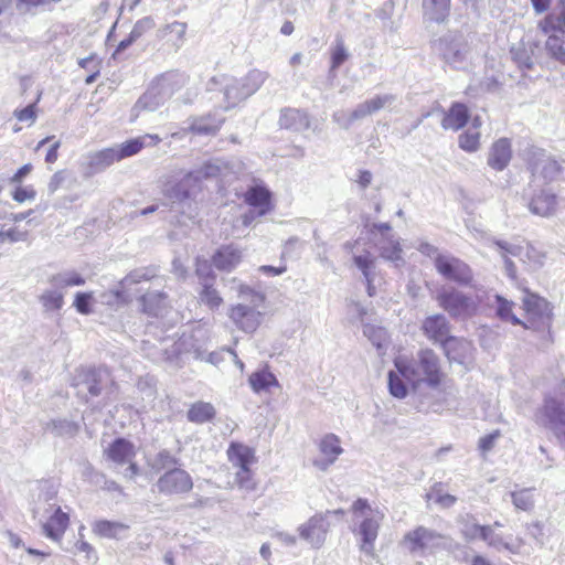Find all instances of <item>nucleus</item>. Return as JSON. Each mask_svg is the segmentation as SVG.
Listing matches in <instances>:
<instances>
[{"label":"nucleus","instance_id":"obj_32","mask_svg":"<svg viewBox=\"0 0 565 565\" xmlns=\"http://www.w3.org/2000/svg\"><path fill=\"white\" fill-rule=\"evenodd\" d=\"M559 6L562 8L558 12H551L539 22V29L543 33L559 35L565 33V0H559Z\"/></svg>","mask_w":565,"mask_h":565},{"label":"nucleus","instance_id":"obj_7","mask_svg":"<svg viewBox=\"0 0 565 565\" xmlns=\"http://www.w3.org/2000/svg\"><path fill=\"white\" fill-rule=\"evenodd\" d=\"M86 282L85 278L76 270H64L49 278L50 288L40 296L39 301L45 312H57L64 306V289L81 287Z\"/></svg>","mask_w":565,"mask_h":565},{"label":"nucleus","instance_id":"obj_18","mask_svg":"<svg viewBox=\"0 0 565 565\" xmlns=\"http://www.w3.org/2000/svg\"><path fill=\"white\" fill-rule=\"evenodd\" d=\"M156 487L160 493L166 495L183 494L192 490L193 480L188 471L172 468L160 476Z\"/></svg>","mask_w":565,"mask_h":565},{"label":"nucleus","instance_id":"obj_11","mask_svg":"<svg viewBox=\"0 0 565 565\" xmlns=\"http://www.w3.org/2000/svg\"><path fill=\"white\" fill-rule=\"evenodd\" d=\"M396 97L392 94L376 95L375 97L367 99L359 104L351 113L344 110H338L332 115V119L341 128L349 129L351 125L356 121L370 116L395 102Z\"/></svg>","mask_w":565,"mask_h":565},{"label":"nucleus","instance_id":"obj_60","mask_svg":"<svg viewBox=\"0 0 565 565\" xmlns=\"http://www.w3.org/2000/svg\"><path fill=\"white\" fill-rule=\"evenodd\" d=\"M349 57V53L341 40H338L331 52L330 72H335Z\"/></svg>","mask_w":565,"mask_h":565},{"label":"nucleus","instance_id":"obj_50","mask_svg":"<svg viewBox=\"0 0 565 565\" xmlns=\"http://www.w3.org/2000/svg\"><path fill=\"white\" fill-rule=\"evenodd\" d=\"M161 105L162 104L154 95L153 89H150L148 87L147 90L138 98L131 111L135 116H138L139 113L142 110L153 111L158 109Z\"/></svg>","mask_w":565,"mask_h":565},{"label":"nucleus","instance_id":"obj_47","mask_svg":"<svg viewBox=\"0 0 565 565\" xmlns=\"http://www.w3.org/2000/svg\"><path fill=\"white\" fill-rule=\"evenodd\" d=\"M45 430L60 437H74L79 431V425L68 419H52L46 423Z\"/></svg>","mask_w":565,"mask_h":565},{"label":"nucleus","instance_id":"obj_20","mask_svg":"<svg viewBox=\"0 0 565 565\" xmlns=\"http://www.w3.org/2000/svg\"><path fill=\"white\" fill-rule=\"evenodd\" d=\"M441 540V534L424 526L416 527L408 532L404 537V542L411 552L422 553L439 546Z\"/></svg>","mask_w":565,"mask_h":565},{"label":"nucleus","instance_id":"obj_25","mask_svg":"<svg viewBox=\"0 0 565 565\" xmlns=\"http://www.w3.org/2000/svg\"><path fill=\"white\" fill-rule=\"evenodd\" d=\"M148 342H143V351L147 352L148 356L157 362H167L170 365L179 366L180 365V355H181V344L178 342L169 341L161 342L160 349H154L147 347Z\"/></svg>","mask_w":565,"mask_h":565},{"label":"nucleus","instance_id":"obj_35","mask_svg":"<svg viewBox=\"0 0 565 565\" xmlns=\"http://www.w3.org/2000/svg\"><path fill=\"white\" fill-rule=\"evenodd\" d=\"M156 23L151 17H145L138 20L130 31L129 35L121 40L117 45L114 56L128 49L132 43L138 41L143 34L154 28Z\"/></svg>","mask_w":565,"mask_h":565},{"label":"nucleus","instance_id":"obj_62","mask_svg":"<svg viewBox=\"0 0 565 565\" xmlns=\"http://www.w3.org/2000/svg\"><path fill=\"white\" fill-rule=\"evenodd\" d=\"M128 289H122L120 286L116 290H109L102 295V301L108 306H118L129 300Z\"/></svg>","mask_w":565,"mask_h":565},{"label":"nucleus","instance_id":"obj_31","mask_svg":"<svg viewBox=\"0 0 565 565\" xmlns=\"http://www.w3.org/2000/svg\"><path fill=\"white\" fill-rule=\"evenodd\" d=\"M244 201L252 207L257 209V215L267 214L270 206V193L264 186L255 185L244 193Z\"/></svg>","mask_w":565,"mask_h":565},{"label":"nucleus","instance_id":"obj_55","mask_svg":"<svg viewBox=\"0 0 565 565\" xmlns=\"http://www.w3.org/2000/svg\"><path fill=\"white\" fill-rule=\"evenodd\" d=\"M178 459L169 451V450H161L159 451L151 460L150 467L156 471L161 470H170L172 468H177Z\"/></svg>","mask_w":565,"mask_h":565},{"label":"nucleus","instance_id":"obj_43","mask_svg":"<svg viewBox=\"0 0 565 565\" xmlns=\"http://www.w3.org/2000/svg\"><path fill=\"white\" fill-rule=\"evenodd\" d=\"M158 276V269L154 266L149 267H140L131 270L128 275H126L119 282L122 289H130L132 285L148 281Z\"/></svg>","mask_w":565,"mask_h":565},{"label":"nucleus","instance_id":"obj_38","mask_svg":"<svg viewBox=\"0 0 565 565\" xmlns=\"http://www.w3.org/2000/svg\"><path fill=\"white\" fill-rule=\"evenodd\" d=\"M92 529L100 537L119 540L128 531L129 525L117 521L98 520L94 522Z\"/></svg>","mask_w":565,"mask_h":565},{"label":"nucleus","instance_id":"obj_42","mask_svg":"<svg viewBox=\"0 0 565 565\" xmlns=\"http://www.w3.org/2000/svg\"><path fill=\"white\" fill-rule=\"evenodd\" d=\"M142 310L151 316H159L167 307V295L160 291H149L141 297Z\"/></svg>","mask_w":565,"mask_h":565},{"label":"nucleus","instance_id":"obj_1","mask_svg":"<svg viewBox=\"0 0 565 565\" xmlns=\"http://www.w3.org/2000/svg\"><path fill=\"white\" fill-rule=\"evenodd\" d=\"M473 236L477 239L483 241L489 247L495 248L504 263L507 276L512 280L516 278V267L511 260V256L519 258L526 269L531 271L539 270L545 263V253L530 243L513 244L507 241L497 239L477 227H473Z\"/></svg>","mask_w":565,"mask_h":565},{"label":"nucleus","instance_id":"obj_46","mask_svg":"<svg viewBox=\"0 0 565 565\" xmlns=\"http://www.w3.org/2000/svg\"><path fill=\"white\" fill-rule=\"evenodd\" d=\"M223 121V117L207 115L204 117L195 118L192 121L190 128L195 134L210 135L215 134L220 129Z\"/></svg>","mask_w":565,"mask_h":565},{"label":"nucleus","instance_id":"obj_12","mask_svg":"<svg viewBox=\"0 0 565 565\" xmlns=\"http://www.w3.org/2000/svg\"><path fill=\"white\" fill-rule=\"evenodd\" d=\"M343 514L344 511L342 509L317 513L298 527L299 536L311 546L320 547L326 541L330 527L329 519L331 516H343Z\"/></svg>","mask_w":565,"mask_h":565},{"label":"nucleus","instance_id":"obj_48","mask_svg":"<svg viewBox=\"0 0 565 565\" xmlns=\"http://www.w3.org/2000/svg\"><path fill=\"white\" fill-rule=\"evenodd\" d=\"M355 266L361 270L364 280H376V258L370 252L353 257Z\"/></svg>","mask_w":565,"mask_h":565},{"label":"nucleus","instance_id":"obj_49","mask_svg":"<svg viewBox=\"0 0 565 565\" xmlns=\"http://www.w3.org/2000/svg\"><path fill=\"white\" fill-rule=\"evenodd\" d=\"M481 540L498 551L507 550L512 553L516 552V547L507 542L500 534H497L493 526H484Z\"/></svg>","mask_w":565,"mask_h":565},{"label":"nucleus","instance_id":"obj_21","mask_svg":"<svg viewBox=\"0 0 565 565\" xmlns=\"http://www.w3.org/2000/svg\"><path fill=\"white\" fill-rule=\"evenodd\" d=\"M340 444V438L334 434L323 436L319 443V450L322 458L315 459L313 465L322 471L327 470L343 452V448Z\"/></svg>","mask_w":565,"mask_h":565},{"label":"nucleus","instance_id":"obj_10","mask_svg":"<svg viewBox=\"0 0 565 565\" xmlns=\"http://www.w3.org/2000/svg\"><path fill=\"white\" fill-rule=\"evenodd\" d=\"M522 305L526 313V320L521 323L524 328L536 332L550 331L553 315L551 303L546 299L526 291Z\"/></svg>","mask_w":565,"mask_h":565},{"label":"nucleus","instance_id":"obj_51","mask_svg":"<svg viewBox=\"0 0 565 565\" xmlns=\"http://www.w3.org/2000/svg\"><path fill=\"white\" fill-rule=\"evenodd\" d=\"M484 525L477 522L473 516L467 515L460 521V532L467 541L481 540Z\"/></svg>","mask_w":565,"mask_h":565},{"label":"nucleus","instance_id":"obj_5","mask_svg":"<svg viewBox=\"0 0 565 565\" xmlns=\"http://www.w3.org/2000/svg\"><path fill=\"white\" fill-rule=\"evenodd\" d=\"M536 424L550 428L565 441V381L559 380L553 394L545 397L544 405L534 415Z\"/></svg>","mask_w":565,"mask_h":565},{"label":"nucleus","instance_id":"obj_24","mask_svg":"<svg viewBox=\"0 0 565 565\" xmlns=\"http://www.w3.org/2000/svg\"><path fill=\"white\" fill-rule=\"evenodd\" d=\"M188 25L185 22L173 21L172 23L166 24L157 30V38L166 41V43L178 51L185 42Z\"/></svg>","mask_w":565,"mask_h":565},{"label":"nucleus","instance_id":"obj_64","mask_svg":"<svg viewBox=\"0 0 565 565\" xmlns=\"http://www.w3.org/2000/svg\"><path fill=\"white\" fill-rule=\"evenodd\" d=\"M28 233L18 231L17 228H10L8 231H0V243L10 242H23L26 239Z\"/></svg>","mask_w":565,"mask_h":565},{"label":"nucleus","instance_id":"obj_28","mask_svg":"<svg viewBox=\"0 0 565 565\" xmlns=\"http://www.w3.org/2000/svg\"><path fill=\"white\" fill-rule=\"evenodd\" d=\"M242 260V250L234 245L220 247L213 255V264L218 270L231 271Z\"/></svg>","mask_w":565,"mask_h":565},{"label":"nucleus","instance_id":"obj_33","mask_svg":"<svg viewBox=\"0 0 565 565\" xmlns=\"http://www.w3.org/2000/svg\"><path fill=\"white\" fill-rule=\"evenodd\" d=\"M376 246L382 258L394 263L395 266H399L404 263L403 249L398 239L393 235L382 237L376 243Z\"/></svg>","mask_w":565,"mask_h":565},{"label":"nucleus","instance_id":"obj_53","mask_svg":"<svg viewBox=\"0 0 565 565\" xmlns=\"http://www.w3.org/2000/svg\"><path fill=\"white\" fill-rule=\"evenodd\" d=\"M200 300L211 310L217 309L223 303V298L220 296L218 291L213 287V282L209 281L202 282Z\"/></svg>","mask_w":565,"mask_h":565},{"label":"nucleus","instance_id":"obj_36","mask_svg":"<svg viewBox=\"0 0 565 565\" xmlns=\"http://www.w3.org/2000/svg\"><path fill=\"white\" fill-rule=\"evenodd\" d=\"M230 462L238 468L249 467L255 462L254 450L243 444L232 443L227 450Z\"/></svg>","mask_w":565,"mask_h":565},{"label":"nucleus","instance_id":"obj_29","mask_svg":"<svg viewBox=\"0 0 565 565\" xmlns=\"http://www.w3.org/2000/svg\"><path fill=\"white\" fill-rule=\"evenodd\" d=\"M279 125L285 129L303 131L310 127V119L308 114L300 109L286 108L281 110Z\"/></svg>","mask_w":565,"mask_h":565},{"label":"nucleus","instance_id":"obj_8","mask_svg":"<svg viewBox=\"0 0 565 565\" xmlns=\"http://www.w3.org/2000/svg\"><path fill=\"white\" fill-rule=\"evenodd\" d=\"M200 190V175L191 171L181 178L177 174L167 177L161 184V194L171 207L186 204Z\"/></svg>","mask_w":565,"mask_h":565},{"label":"nucleus","instance_id":"obj_27","mask_svg":"<svg viewBox=\"0 0 565 565\" xmlns=\"http://www.w3.org/2000/svg\"><path fill=\"white\" fill-rule=\"evenodd\" d=\"M381 519L382 516L379 512L372 513V515L365 516L360 525L359 533L362 536L361 550L365 554H372L373 552V543L377 537Z\"/></svg>","mask_w":565,"mask_h":565},{"label":"nucleus","instance_id":"obj_41","mask_svg":"<svg viewBox=\"0 0 565 565\" xmlns=\"http://www.w3.org/2000/svg\"><path fill=\"white\" fill-rule=\"evenodd\" d=\"M515 303L507 298L495 295L491 307L495 311V316L503 322H509L513 326H519L522 321L513 313Z\"/></svg>","mask_w":565,"mask_h":565},{"label":"nucleus","instance_id":"obj_6","mask_svg":"<svg viewBox=\"0 0 565 565\" xmlns=\"http://www.w3.org/2000/svg\"><path fill=\"white\" fill-rule=\"evenodd\" d=\"M441 60L456 70H463L471 60V47L459 31H448L433 43Z\"/></svg>","mask_w":565,"mask_h":565},{"label":"nucleus","instance_id":"obj_16","mask_svg":"<svg viewBox=\"0 0 565 565\" xmlns=\"http://www.w3.org/2000/svg\"><path fill=\"white\" fill-rule=\"evenodd\" d=\"M109 383L111 379L106 369L82 367L77 372L75 386L78 394L87 392L90 397H97Z\"/></svg>","mask_w":565,"mask_h":565},{"label":"nucleus","instance_id":"obj_3","mask_svg":"<svg viewBox=\"0 0 565 565\" xmlns=\"http://www.w3.org/2000/svg\"><path fill=\"white\" fill-rule=\"evenodd\" d=\"M267 78L268 74L259 70H252L242 78L221 75L211 79L209 90H220L223 98L220 106L228 110L256 93Z\"/></svg>","mask_w":565,"mask_h":565},{"label":"nucleus","instance_id":"obj_22","mask_svg":"<svg viewBox=\"0 0 565 565\" xmlns=\"http://www.w3.org/2000/svg\"><path fill=\"white\" fill-rule=\"evenodd\" d=\"M512 159L511 141L508 138H500L494 141L488 152L487 163L495 171L504 170Z\"/></svg>","mask_w":565,"mask_h":565},{"label":"nucleus","instance_id":"obj_17","mask_svg":"<svg viewBox=\"0 0 565 565\" xmlns=\"http://www.w3.org/2000/svg\"><path fill=\"white\" fill-rule=\"evenodd\" d=\"M437 300L439 306L455 318L469 317L475 311L473 299L456 289L440 291Z\"/></svg>","mask_w":565,"mask_h":565},{"label":"nucleus","instance_id":"obj_23","mask_svg":"<svg viewBox=\"0 0 565 565\" xmlns=\"http://www.w3.org/2000/svg\"><path fill=\"white\" fill-rule=\"evenodd\" d=\"M451 0H423V21L443 24L450 15Z\"/></svg>","mask_w":565,"mask_h":565},{"label":"nucleus","instance_id":"obj_30","mask_svg":"<svg viewBox=\"0 0 565 565\" xmlns=\"http://www.w3.org/2000/svg\"><path fill=\"white\" fill-rule=\"evenodd\" d=\"M106 454L117 465L130 462L136 456L134 444L125 438L115 439L107 448Z\"/></svg>","mask_w":565,"mask_h":565},{"label":"nucleus","instance_id":"obj_59","mask_svg":"<svg viewBox=\"0 0 565 565\" xmlns=\"http://www.w3.org/2000/svg\"><path fill=\"white\" fill-rule=\"evenodd\" d=\"M363 334L375 345L377 349H382L386 342V331L382 327L374 324H364Z\"/></svg>","mask_w":565,"mask_h":565},{"label":"nucleus","instance_id":"obj_40","mask_svg":"<svg viewBox=\"0 0 565 565\" xmlns=\"http://www.w3.org/2000/svg\"><path fill=\"white\" fill-rule=\"evenodd\" d=\"M117 161L120 160L116 147L105 148L88 156V166L95 172L102 171Z\"/></svg>","mask_w":565,"mask_h":565},{"label":"nucleus","instance_id":"obj_52","mask_svg":"<svg viewBox=\"0 0 565 565\" xmlns=\"http://www.w3.org/2000/svg\"><path fill=\"white\" fill-rule=\"evenodd\" d=\"M226 169H227V166L223 161L215 160V161L206 162L200 169L192 170L191 173H195V174L200 175V183H201L203 179L224 177Z\"/></svg>","mask_w":565,"mask_h":565},{"label":"nucleus","instance_id":"obj_58","mask_svg":"<svg viewBox=\"0 0 565 565\" xmlns=\"http://www.w3.org/2000/svg\"><path fill=\"white\" fill-rule=\"evenodd\" d=\"M459 147L468 152H475L480 147V132L479 130H466L459 135Z\"/></svg>","mask_w":565,"mask_h":565},{"label":"nucleus","instance_id":"obj_61","mask_svg":"<svg viewBox=\"0 0 565 565\" xmlns=\"http://www.w3.org/2000/svg\"><path fill=\"white\" fill-rule=\"evenodd\" d=\"M511 55L519 67L527 70L533 67L532 55L523 45L512 47Z\"/></svg>","mask_w":565,"mask_h":565},{"label":"nucleus","instance_id":"obj_44","mask_svg":"<svg viewBox=\"0 0 565 565\" xmlns=\"http://www.w3.org/2000/svg\"><path fill=\"white\" fill-rule=\"evenodd\" d=\"M544 50L548 57L565 65V39L559 34H548Z\"/></svg>","mask_w":565,"mask_h":565},{"label":"nucleus","instance_id":"obj_15","mask_svg":"<svg viewBox=\"0 0 565 565\" xmlns=\"http://www.w3.org/2000/svg\"><path fill=\"white\" fill-rule=\"evenodd\" d=\"M422 331L433 343L441 344L449 358L452 344L459 343L456 338L450 335V324L447 318L440 313L427 317L422 323Z\"/></svg>","mask_w":565,"mask_h":565},{"label":"nucleus","instance_id":"obj_2","mask_svg":"<svg viewBox=\"0 0 565 565\" xmlns=\"http://www.w3.org/2000/svg\"><path fill=\"white\" fill-rule=\"evenodd\" d=\"M394 365L414 390L423 383L437 387L441 382L439 359L431 349H420L413 359L399 355L395 358Z\"/></svg>","mask_w":565,"mask_h":565},{"label":"nucleus","instance_id":"obj_9","mask_svg":"<svg viewBox=\"0 0 565 565\" xmlns=\"http://www.w3.org/2000/svg\"><path fill=\"white\" fill-rule=\"evenodd\" d=\"M34 515L39 519L42 533L54 542H60L68 527L70 516L55 502L46 501L39 504L34 510Z\"/></svg>","mask_w":565,"mask_h":565},{"label":"nucleus","instance_id":"obj_39","mask_svg":"<svg viewBox=\"0 0 565 565\" xmlns=\"http://www.w3.org/2000/svg\"><path fill=\"white\" fill-rule=\"evenodd\" d=\"M156 79L170 95V97H172L174 93L180 90L188 83V76L184 73L174 70L158 75Z\"/></svg>","mask_w":565,"mask_h":565},{"label":"nucleus","instance_id":"obj_13","mask_svg":"<svg viewBox=\"0 0 565 565\" xmlns=\"http://www.w3.org/2000/svg\"><path fill=\"white\" fill-rule=\"evenodd\" d=\"M526 195L529 211L541 217L554 216L564 205V200L553 192L551 188L533 190Z\"/></svg>","mask_w":565,"mask_h":565},{"label":"nucleus","instance_id":"obj_45","mask_svg":"<svg viewBox=\"0 0 565 565\" xmlns=\"http://www.w3.org/2000/svg\"><path fill=\"white\" fill-rule=\"evenodd\" d=\"M188 419L195 424L210 422L215 416V408L211 403L196 402L188 411Z\"/></svg>","mask_w":565,"mask_h":565},{"label":"nucleus","instance_id":"obj_56","mask_svg":"<svg viewBox=\"0 0 565 565\" xmlns=\"http://www.w3.org/2000/svg\"><path fill=\"white\" fill-rule=\"evenodd\" d=\"M405 382V379L398 373L397 370L396 372H388V390L394 397L402 399L407 396L408 391Z\"/></svg>","mask_w":565,"mask_h":565},{"label":"nucleus","instance_id":"obj_63","mask_svg":"<svg viewBox=\"0 0 565 565\" xmlns=\"http://www.w3.org/2000/svg\"><path fill=\"white\" fill-rule=\"evenodd\" d=\"M195 273L200 279V282H213L215 279V275L212 270V265L206 259H196V268Z\"/></svg>","mask_w":565,"mask_h":565},{"label":"nucleus","instance_id":"obj_57","mask_svg":"<svg viewBox=\"0 0 565 565\" xmlns=\"http://www.w3.org/2000/svg\"><path fill=\"white\" fill-rule=\"evenodd\" d=\"M94 294L88 292H76L73 301V307L78 313L88 316L93 313Z\"/></svg>","mask_w":565,"mask_h":565},{"label":"nucleus","instance_id":"obj_37","mask_svg":"<svg viewBox=\"0 0 565 565\" xmlns=\"http://www.w3.org/2000/svg\"><path fill=\"white\" fill-rule=\"evenodd\" d=\"M248 383L255 393L268 392L273 386H280L275 374L267 367L253 372L248 377Z\"/></svg>","mask_w":565,"mask_h":565},{"label":"nucleus","instance_id":"obj_34","mask_svg":"<svg viewBox=\"0 0 565 565\" xmlns=\"http://www.w3.org/2000/svg\"><path fill=\"white\" fill-rule=\"evenodd\" d=\"M469 119L468 108L465 104L454 103L443 118L441 126L444 129L459 130Z\"/></svg>","mask_w":565,"mask_h":565},{"label":"nucleus","instance_id":"obj_54","mask_svg":"<svg viewBox=\"0 0 565 565\" xmlns=\"http://www.w3.org/2000/svg\"><path fill=\"white\" fill-rule=\"evenodd\" d=\"M512 503L518 510L530 511L534 507L533 489H521L510 493Z\"/></svg>","mask_w":565,"mask_h":565},{"label":"nucleus","instance_id":"obj_14","mask_svg":"<svg viewBox=\"0 0 565 565\" xmlns=\"http://www.w3.org/2000/svg\"><path fill=\"white\" fill-rule=\"evenodd\" d=\"M436 270L446 279L458 285L468 286L473 279V274L468 264L451 255H437L434 260Z\"/></svg>","mask_w":565,"mask_h":565},{"label":"nucleus","instance_id":"obj_19","mask_svg":"<svg viewBox=\"0 0 565 565\" xmlns=\"http://www.w3.org/2000/svg\"><path fill=\"white\" fill-rule=\"evenodd\" d=\"M529 168L534 177H541L545 181H554L562 172V166L545 150L534 148L529 151Z\"/></svg>","mask_w":565,"mask_h":565},{"label":"nucleus","instance_id":"obj_4","mask_svg":"<svg viewBox=\"0 0 565 565\" xmlns=\"http://www.w3.org/2000/svg\"><path fill=\"white\" fill-rule=\"evenodd\" d=\"M234 288L242 302L230 308L228 318L239 330L253 333L262 323L259 308L264 306L265 295L242 282Z\"/></svg>","mask_w":565,"mask_h":565},{"label":"nucleus","instance_id":"obj_26","mask_svg":"<svg viewBox=\"0 0 565 565\" xmlns=\"http://www.w3.org/2000/svg\"><path fill=\"white\" fill-rule=\"evenodd\" d=\"M161 141L158 135H143L130 140H127L120 145L115 146L119 160L137 154L141 149L147 146H156Z\"/></svg>","mask_w":565,"mask_h":565}]
</instances>
